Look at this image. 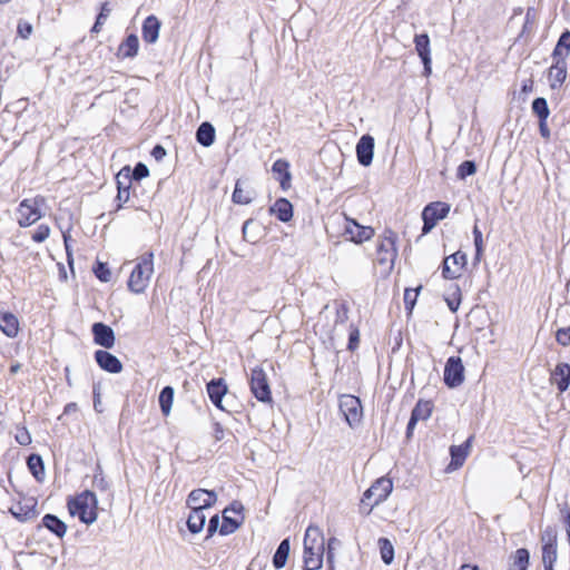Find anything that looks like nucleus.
I'll return each instance as SVG.
<instances>
[{"label": "nucleus", "instance_id": "nucleus-1", "mask_svg": "<svg viewBox=\"0 0 570 570\" xmlns=\"http://www.w3.org/2000/svg\"><path fill=\"white\" fill-rule=\"evenodd\" d=\"M397 242V233L390 227L384 228L377 236L373 263L380 268L383 277H389L395 267L399 256Z\"/></svg>", "mask_w": 570, "mask_h": 570}, {"label": "nucleus", "instance_id": "nucleus-2", "mask_svg": "<svg viewBox=\"0 0 570 570\" xmlns=\"http://www.w3.org/2000/svg\"><path fill=\"white\" fill-rule=\"evenodd\" d=\"M304 570H318L323 566L325 554V537L316 525H308L303 541Z\"/></svg>", "mask_w": 570, "mask_h": 570}, {"label": "nucleus", "instance_id": "nucleus-3", "mask_svg": "<svg viewBox=\"0 0 570 570\" xmlns=\"http://www.w3.org/2000/svg\"><path fill=\"white\" fill-rule=\"evenodd\" d=\"M67 510L71 517H77L80 522L89 525L98 518V499L90 491L85 490L67 499Z\"/></svg>", "mask_w": 570, "mask_h": 570}, {"label": "nucleus", "instance_id": "nucleus-4", "mask_svg": "<svg viewBox=\"0 0 570 570\" xmlns=\"http://www.w3.org/2000/svg\"><path fill=\"white\" fill-rule=\"evenodd\" d=\"M393 490V481L389 476L376 479L363 493L360 501V512L368 515L373 509L384 502Z\"/></svg>", "mask_w": 570, "mask_h": 570}, {"label": "nucleus", "instance_id": "nucleus-5", "mask_svg": "<svg viewBox=\"0 0 570 570\" xmlns=\"http://www.w3.org/2000/svg\"><path fill=\"white\" fill-rule=\"evenodd\" d=\"M153 274L154 253L147 252L138 258V262L132 268L127 281L128 289L135 294L144 293L149 285Z\"/></svg>", "mask_w": 570, "mask_h": 570}, {"label": "nucleus", "instance_id": "nucleus-6", "mask_svg": "<svg viewBox=\"0 0 570 570\" xmlns=\"http://www.w3.org/2000/svg\"><path fill=\"white\" fill-rule=\"evenodd\" d=\"M46 202V197L42 195L22 199L16 208L18 226L27 228L38 223L45 215L43 207Z\"/></svg>", "mask_w": 570, "mask_h": 570}, {"label": "nucleus", "instance_id": "nucleus-7", "mask_svg": "<svg viewBox=\"0 0 570 570\" xmlns=\"http://www.w3.org/2000/svg\"><path fill=\"white\" fill-rule=\"evenodd\" d=\"M249 389L255 399L262 403H272V390L265 370L257 365L250 370Z\"/></svg>", "mask_w": 570, "mask_h": 570}, {"label": "nucleus", "instance_id": "nucleus-8", "mask_svg": "<svg viewBox=\"0 0 570 570\" xmlns=\"http://www.w3.org/2000/svg\"><path fill=\"white\" fill-rule=\"evenodd\" d=\"M222 524L219 527V534L228 535L237 531L244 523V505L239 501H233L228 507L223 510Z\"/></svg>", "mask_w": 570, "mask_h": 570}, {"label": "nucleus", "instance_id": "nucleus-9", "mask_svg": "<svg viewBox=\"0 0 570 570\" xmlns=\"http://www.w3.org/2000/svg\"><path fill=\"white\" fill-rule=\"evenodd\" d=\"M450 209V204L444 202H432L428 204L422 210V234L430 233L440 220L449 215Z\"/></svg>", "mask_w": 570, "mask_h": 570}, {"label": "nucleus", "instance_id": "nucleus-10", "mask_svg": "<svg viewBox=\"0 0 570 570\" xmlns=\"http://www.w3.org/2000/svg\"><path fill=\"white\" fill-rule=\"evenodd\" d=\"M345 226L343 230L344 237L356 244L361 245L371 240L375 235V229L372 226H363L354 218L344 215Z\"/></svg>", "mask_w": 570, "mask_h": 570}, {"label": "nucleus", "instance_id": "nucleus-11", "mask_svg": "<svg viewBox=\"0 0 570 570\" xmlns=\"http://www.w3.org/2000/svg\"><path fill=\"white\" fill-rule=\"evenodd\" d=\"M340 411L351 428L358 425L363 419V407L361 400L351 394H344L340 397Z\"/></svg>", "mask_w": 570, "mask_h": 570}, {"label": "nucleus", "instance_id": "nucleus-12", "mask_svg": "<svg viewBox=\"0 0 570 570\" xmlns=\"http://www.w3.org/2000/svg\"><path fill=\"white\" fill-rule=\"evenodd\" d=\"M468 265L466 255L458 250L443 259L442 263V277L445 279H458L460 278Z\"/></svg>", "mask_w": 570, "mask_h": 570}, {"label": "nucleus", "instance_id": "nucleus-13", "mask_svg": "<svg viewBox=\"0 0 570 570\" xmlns=\"http://www.w3.org/2000/svg\"><path fill=\"white\" fill-rule=\"evenodd\" d=\"M443 381L450 389L458 387L464 382V365L460 356H451L446 360Z\"/></svg>", "mask_w": 570, "mask_h": 570}, {"label": "nucleus", "instance_id": "nucleus-14", "mask_svg": "<svg viewBox=\"0 0 570 570\" xmlns=\"http://www.w3.org/2000/svg\"><path fill=\"white\" fill-rule=\"evenodd\" d=\"M9 512L20 522L31 521L39 514L38 502L32 497H23L9 509Z\"/></svg>", "mask_w": 570, "mask_h": 570}, {"label": "nucleus", "instance_id": "nucleus-15", "mask_svg": "<svg viewBox=\"0 0 570 570\" xmlns=\"http://www.w3.org/2000/svg\"><path fill=\"white\" fill-rule=\"evenodd\" d=\"M217 501V495L214 491L205 489L193 490L187 498V505L193 510L204 511L213 507Z\"/></svg>", "mask_w": 570, "mask_h": 570}, {"label": "nucleus", "instance_id": "nucleus-16", "mask_svg": "<svg viewBox=\"0 0 570 570\" xmlns=\"http://www.w3.org/2000/svg\"><path fill=\"white\" fill-rule=\"evenodd\" d=\"M433 402L431 400L420 399L412 410L410 421L406 426V435L410 438L419 421L428 420L433 412Z\"/></svg>", "mask_w": 570, "mask_h": 570}, {"label": "nucleus", "instance_id": "nucleus-17", "mask_svg": "<svg viewBox=\"0 0 570 570\" xmlns=\"http://www.w3.org/2000/svg\"><path fill=\"white\" fill-rule=\"evenodd\" d=\"M0 331L9 338H16L20 332L19 318L2 307H0Z\"/></svg>", "mask_w": 570, "mask_h": 570}, {"label": "nucleus", "instance_id": "nucleus-18", "mask_svg": "<svg viewBox=\"0 0 570 570\" xmlns=\"http://www.w3.org/2000/svg\"><path fill=\"white\" fill-rule=\"evenodd\" d=\"M91 331L97 345L105 348H111L115 345L116 337L110 326L98 322L92 325Z\"/></svg>", "mask_w": 570, "mask_h": 570}, {"label": "nucleus", "instance_id": "nucleus-19", "mask_svg": "<svg viewBox=\"0 0 570 570\" xmlns=\"http://www.w3.org/2000/svg\"><path fill=\"white\" fill-rule=\"evenodd\" d=\"M471 440L472 436H470L464 443L460 445H452L450 448L451 462L446 468L448 471L458 470L464 464L471 450Z\"/></svg>", "mask_w": 570, "mask_h": 570}, {"label": "nucleus", "instance_id": "nucleus-20", "mask_svg": "<svg viewBox=\"0 0 570 570\" xmlns=\"http://www.w3.org/2000/svg\"><path fill=\"white\" fill-rule=\"evenodd\" d=\"M550 382L557 386L560 393L566 392L570 385V364L558 363L550 374Z\"/></svg>", "mask_w": 570, "mask_h": 570}, {"label": "nucleus", "instance_id": "nucleus-21", "mask_svg": "<svg viewBox=\"0 0 570 570\" xmlns=\"http://www.w3.org/2000/svg\"><path fill=\"white\" fill-rule=\"evenodd\" d=\"M207 394L212 403L217 409H223L222 402L223 397L226 395L228 387L223 377L213 379L206 385Z\"/></svg>", "mask_w": 570, "mask_h": 570}, {"label": "nucleus", "instance_id": "nucleus-22", "mask_svg": "<svg viewBox=\"0 0 570 570\" xmlns=\"http://www.w3.org/2000/svg\"><path fill=\"white\" fill-rule=\"evenodd\" d=\"M415 50L424 65V73H431V48L430 38L426 33L416 35L414 37Z\"/></svg>", "mask_w": 570, "mask_h": 570}, {"label": "nucleus", "instance_id": "nucleus-23", "mask_svg": "<svg viewBox=\"0 0 570 570\" xmlns=\"http://www.w3.org/2000/svg\"><path fill=\"white\" fill-rule=\"evenodd\" d=\"M95 360L97 364L106 372L117 374L122 371L121 362L115 355L105 350L96 351Z\"/></svg>", "mask_w": 570, "mask_h": 570}, {"label": "nucleus", "instance_id": "nucleus-24", "mask_svg": "<svg viewBox=\"0 0 570 570\" xmlns=\"http://www.w3.org/2000/svg\"><path fill=\"white\" fill-rule=\"evenodd\" d=\"M374 153V138L370 135H364L360 138L356 145L357 160L363 166L371 165Z\"/></svg>", "mask_w": 570, "mask_h": 570}, {"label": "nucleus", "instance_id": "nucleus-25", "mask_svg": "<svg viewBox=\"0 0 570 570\" xmlns=\"http://www.w3.org/2000/svg\"><path fill=\"white\" fill-rule=\"evenodd\" d=\"M255 197V190L248 183L238 179L235 184L232 199L235 204L248 205Z\"/></svg>", "mask_w": 570, "mask_h": 570}, {"label": "nucleus", "instance_id": "nucleus-26", "mask_svg": "<svg viewBox=\"0 0 570 570\" xmlns=\"http://www.w3.org/2000/svg\"><path fill=\"white\" fill-rule=\"evenodd\" d=\"M269 214L283 223H288L293 218V205L287 198H278L269 207Z\"/></svg>", "mask_w": 570, "mask_h": 570}, {"label": "nucleus", "instance_id": "nucleus-27", "mask_svg": "<svg viewBox=\"0 0 570 570\" xmlns=\"http://www.w3.org/2000/svg\"><path fill=\"white\" fill-rule=\"evenodd\" d=\"M41 527L46 528L49 532L59 539H62L68 530L67 524L57 515L51 513H47L42 517Z\"/></svg>", "mask_w": 570, "mask_h": 570}, {"label": "nucleus", "instance_id": "nucleus-28", "mask_svg": "<svg viewBox=\"0 0 570 570\" xmlns=\"http://www.w3.org/2000/svg\"><path fill=\"white\" fill-rule=\"evenodd\" d=\"M272 171L279 181L281 188L283 190H287L291 187L292 181L289 163L285 159H277L272 166Z\"/></svg>", "mask_w": 570, "mask_h": 570}, {"label": "nucleus", "instance_id": "nucleus-29", "mask_svg": "<svg viewBox=\"0 0 570 570\" xmlns=\"http://www.w3.org/2000/svg\"><path fill=\"white\" fill-rule=\"evenodd\" d=\"M160 21L156 16H148L142 23V39L147 43H155L158 40Z\"/></svg>", "mask_w": 570, "mask_h": 570}, {"label": "nucleus", "instance_id": "nucleus-30", "mask_svg": "<svg viewBox=\"0 0 570 570\" xmlns=\"http://www.w3.org/2000/svg\"><path fill=\"white\" fill-rule=\"evenodd\" d=\"M567 77V62L564 59L556 58V63L552 65L548 72V79L551 88H557L563 83Z\"/></svg>", "mask_w": 570, "mask_h": 570}, {"label": "nucleus", "instance_id": "nucleus-31", "mask_svg": "<svg viewBox=\"0 0 570 570\" xmlns=\"http://www.w3.org/2000/svg\"><path fill=\"white\" fill-rule=\"evenodd\" d=\"M138 49V37L131 33L119 45L117 55L120 58H134L137 56Z\"/></svg>", "mask_w": 570, "mask_h": 570}, {"label": "nucleus", "instance_id": "nucleus-32", "mask_svg": "<svg viewBox=\"0 0 570 570\" xmlns=\"http://www.w3.org/2000/svg\"><path fill=\"white\" fill-rule=\"evenodd\" d=\"M216 131L213 125L208 121L200 124L196 131V140L204 147H209L214 144Z\"/></svg>", "mask_w": 570, "mask_h": 570}, {"label": "nucleus", "instance_id": "nucleus-33", "mask_svg": "<svg viewBox=\"0 0 570 570\" xmlns=\"http://www.w3.org/2000/svg\"><path fill=\"white\" fill-rule=\"evenodd\" d=\"M117 199L126 203L129 199L130 195V170L129 168L126 169V173L124 174V170H121L117 177Z\"/></svg>", "mask_w": 570, "mask_h": 570}, {"label": "nucleus", "instance_id": "nucleus-34", "mask_svg": "<svg viewBox=\"0 0 570 570\" xmlns=\"http://www.w3.org/2000/svg\"><path fill=\"white\" fill-rule=\"evenodd\" d=\"M27 466L30 473L38 482H42L46 476L45 464L39 454L32 453L27 459Z\"/></svg>", "mask_w": 570, "mask_h": 570}, {"label": "nucleus", "instance_id": "nucleus-35", "mask_svg": "<svg viewBox=\"0 0 570 570\" xmlns=\"http://www.w3.org/2000/svg\"><path fill=\"white\" fill-rule=\"evenodd\" d=\"M206 521V515L204 511L193 510L190 509L188 519H187V528L191 533H198L203 530Z\"/></svg>", "mask_w": 570, "mask_h": 570}, {"label": "nucleus", "instance_id": "nucleus-36", "mask_svg": "<svg viewBox=\"0 0 570 570\" xmlns=\"http://www.w3.org/2000/svg\"><path fill=\"white\" fill-rule=\"evenodd\" d=\"M289 550H291V544H289V540L288 539H284L274 557H273V566L276 568V569H282L283 567H285L286 564V561H287V558H288V554H289Z\"/></svg>", "mask_w": 570, "mask_h": 570}, {"label": "nucleus", "instance_id": "nucleus-37", "mask_svg": "<svg viewBox=\"0 0 570 570\" xmlns=\"http://www.w3.org/2000/svg\"><path fill=\"white\" fill-rule=\"evenodd\" d=\"M530 553L525 548L517 549L512 556V563L509 570H527L529 567Z\"/></svg>", "mask_w": 570, "mask_h": 570}, {"label": "nucleus", "instance_id": "nucleus-38", "mask_svg": "<svg viewBox=\"0 0 570 570\" xmlns=\"http://www.w3.org/2000/svg\"><path fill=\"white\" fill-rule=\"evenodd\" d=\"M174 402V389L165 386L159 393V406L164 416H168Z\"/></svg>", "mask_w": 570, "mask_h": 570}, {"label": "nucleus", "instance_id": "nucleus-39", "mask_svg": "<svg viewBox=\"0 0 570 570\" xmlns=\"http://www.w3.org/2000/svg\"><path fill=\"white\" fill-rule=\"evenodd\" d=\"M570 52V31L563 32L553 50V57L564 59Z\"/></svg>", "mask_w": 570, "mask_h": 570}, {"label": "nucleus", "instance_id": "nucleus-40", "mask_svg": "<svg viewBox=\"0 0 570 570\" xmlns=\"http://www.w3.org/2000/svg\"><path fill=\"white\" fill-rule=\"evenodd\" d=\"M377 543L383 562L390 564L394 559V548L391 541L386 538H380Z\"/></svg>", "mask_w": 570, "mask_h": 570}, {"label": "nucleus", "instance_id": "nucleus-41", "mask_svg": "<svg viewBox=\"0 0 570 570\" xmlns=\"http://www.w3.org/2000/svg\"><path fill=\"white\" fill-rule=\"evenodd\" d=\"M451 291L452 292L445 297V302L450 311L455 313L460 307L462 301V293L459 285H452Z\"/></svg>", "mask_w": 570, "mask_h": 570}, {"label": "nucleus", "instance_id": "nucleus-42", "mask_svg": "<svg viewBox=\"0 0 570 570\" xmlns=\"http://www.w3.org/2000/svg\"><path fill=\"white\" fill-rule=\"evenodd\" d=\"M533 110L539 119L540 134H541L542 138L548 141L550 139V129L547 124V118L549 116L550 109H533Z\"/></svg>", "mask_w": 570, "mask_h": 570}, {"label": "nucleus", "instance_id": "nucleus-43", "mask_svg": "<svg viewBox=\"0 0 570 570\" xmlns=\"http://www.w3.org/2000/svg\"><path fill=\"white\" fill-rule=\"evenodd\" d=\"M422 286H417L416 288H405L404 291V306L407 313H412L414 305L416 303L417 296Z\"/></svg>", "mask_w": 570, "mask_h": 570}, {"label": "nucleus", "instance_id": "nucleus-44", "mask_svg": "<svg viewBox=\"0 0 570 570\" xmlns=\"http://www.w3.org/2000/svg\"><path fill=\"white\" fill-rule=\"evenodd\" d=\"M110 12H111V9L109 8V3L108 2H104L101 4L100 12L97 16L96 22L94 23V26L91 28V32L92 33L100 32L105 21L109 17Z\"/></svg>", "mask_w": 570, "mask_h": 570}, {"label": "nucleus", "instance_id": "nucleus-45", "mask_svg": "<svg viewBox=\"0 0 570 570\" xmlns=\"http://www.w3.org/2000/svg\"><path fill=\"white\" fill-rule=\"evenodd\" d=\"M50 234H51L50 226L48 224H40L31 233V239L36 244H41L49 238Z\"/></svg>", "mask_w": 570, "mask_h": 570}, {"label": "nucleus", "instance_id": "nucleus-46", "mask_svg": "<svg viewBox=\"0 0 570 570\" xmlns=\"http://www.w3.org/2000/svg\"><path fill=\"white\" fill-rule=\"evenodd\" d=\"M476 173V165L472 160H464L456 169V177L459 179H465Z\"/></svg>", "mask_w": 570, "mask_h": 570}, {"label": "nucleus", "instance_id": "nucleus-47", "mask_svg": "<svg viewBox=\"0 0 570 570\" xmlns=\"http://www.w3.org/2000/svg\"><path fill=\"white\" fill-rule=\"evenodd\" d=\"M558 558L557 547L551 544H542V562L543 566H554Z\"/></svg>", "mask_w": 570, "mask_h": 570}, {"label": "nucleus", "instance_id": "nucleus-48", "mask_svg": "<svg viewBox=\"0 0 570 570\" xmlns=\"http://www.w3.org/2000/svg\"><path fill=\"white\" fill-rule=\"evenodd\" d=\"M14 439L20 445L23 446L29 445L32 441L31 434L26 425H18L16 428Z\"/></svg>", "mask_w": 570, "mask_h": 570}, {"label": "nucleus", "instance_id": "nucleus-49", "mask_svg": "<svg viewBox=\"0 0 570 570\" xmlns=\"http://www.w3.org/2000/svg\"><path fill=\"white\" fill-rule=\"evenodd\" d=\"M358 346H360V328L356 325L351 324L347 350L350 352H355L358 348Z\"/></svg>", "mask_w": 570, "mask_h": 570}, {"label": "nucleus", "instance_id": "nucleus-50", "mask_svg": "<svg viewBox=\"0 0 570 570\" xmlns=\"http://www.w3.org/2000/svg\"><path fill=\"white\" fill-rule=\"evenodd\" d=\"M348 313L350 308L345 302L337 304L335 307V325L346 323L348 320Z\"/></svg>", "mask_w": 570, "mask_h": 570}, {"label": "nucleus", "instance_id": "nucleus-51", "mask_svg": "<svg viewBox=\"0 0 570 570\" xmlns=\"http://www.w3.org/2000/svg\"><path fill=\"white\" fill-rule=\"evenodd\" d=\"M96 277L101 282H109L111 278V272L106 263L98 262L94 267Z\"/></svg>", "mask_w": 570, "mask_h": 570}, {"label": "nucleus", "instance_id": "nucleus-52", "mask_svg": "<svg viewBox=\"0 0 570 570\" xmlns=\"http://www.w3.org/2000/svg\"><path fill=\"white\" fill-rule=\"evenodd\" d=\"M473 239H474V246H475V258L480 259L483 255V237L482 232L479 229L478 225H474L473 227Z\"/></svg>", "mask_w": 570, "mask_h": 570}, {"label": "nucleus", "instance_id": "nucleus-53", "mask_svg": "<svg viewBox=\"0 0 570 570\" xmlns=\"http://www.w3.org/2000/svg\"><path fill=\"white\" fill-rule=\"evenodd\" d=\"M542 544H551L557 547V531L552 527H548L541 534Z\"/></svg>", "mask_w": 570, "mask_h": 570}, {"label": "nucleus", "instance_id": "nucleus-54", "mask_svg": "<svg viewBox=\"0 0 570 570\" xmlns=\"http://www.w3.org/2000/svg\"><path fill=\"white\" fill-rule=\"evenodd\" d=\"M556 341L562 346L570 345V325L568 327L559 328L556 333Z\"/></svg>", "mask_w": 570, "mask_h": 570}, {"label": "nucleus", "instance_id": "nucleus-55", "mask_svg": "<svg viewBox=\"0 0 570 570\" xmlns=\"http://www.w3.org/2000/svg\"><path fill=\"white\" fill-rule=\"evenodd\" d=\"M148 175H149V170H148L147 166L142 163H138L135 166L130 178H134L135 180H140L142 178H146Z\"/></svg>", "mask_w": 570, "mask_h": 570}, {"label": "nucleus", "instance_id": "nucleus-56", "mask_svg": "<svg viewBox=\"0 0 570 570\" xmlns=\"http://www.w3.org/2000/svg\"><path fill=\"white\" fill-rule=\"evenodd\" d=\"M532 90H533V81L531 79L524 80L522 83L521 91L518 96L517 102L524 104L525 98L523 96H527L528 94L532 92Z\"/></svg>", "mask_w": 570, "mask_h": 570}, {"label": "nucleus", "instance_id": "nucleus-57", "mask_svg": "<svg viewBox=\"0 0 570 570\" xmlns=\"http://www.w3.org/2000/svg\"><path fill=\"white\" fill-rule=\"evenodd\" d=\"M32 32V26L28 22H19L18 33L21 38L27 39Z\"/></svg>", "mask_w": 570, "mask_h": 570}, {"label": "nucleus", "instance_id": "nucleus-58", "mask_svg": "<svg viewBox=\"0 0 570 570\" xmlns=\"http://www.w3.org/2000/svg\"><path fill=\"white\" fill-rule=\"evenodd\" d=\"M70 230H71V228H68V229L61 232L62 233L63 245H65V249H66V254H67L68 258L71 257V249H70L71 235H70Z\"/></svg>", "mask_w": 570, "mask_h": 570}, {"label": "nucleus", "instance_id": "nucleus-59", "mask_svg": "<svg viewBox=\"0 0 570 570\" xmlns=\"http://www.w3.org/2000/svg\"><path fill=\"white\" fill-rule=\"evenodd\" d=\"M218 525H219V517H218V514H215L214 517H212L209 519L208 528H207V532H208L207 537H212L217 531Z\"/></svg>", "mask_w": 570, "mask_h": 570}, {"label": "nucleus", "instance_id": "nucleus-60", "mask_svg": "<svg viewBox=\"0 0 570 570\" xmlns=\"http://www.w3.org/2000/svg\"><path fill=\"white\" fill-rule=\"evenodd\" d=\"M336 541L335 538H331L327 542V550H326V559L330 567L333 566L334 561V552H333V543Z\"/></svg>", "mask_w": 570, "mask_h": 570}, {"label": "nucleus", "instance_id": "nucleus-61", "mask_svg": "<svg viewBox=\"0 0 570 570\" xmlns=\"http://www.w3.org/2000/svg\"><path fill=\"white\" fill-rule=\"evenodd\" d=\"M214 436H215V440L216 441H220L224 439V429L223 426L219 424V423H216L215 426H214Z\"/></svg>", "mask_w": 570, "mask_h": 570}, {"label": "nucleus", "instance_id": "nucleus-62", "mask_svg": "<svg viewBox=\"0 0 570 570\" xmlns=\"http://www.w3.org/2000/svg\"><path fill=\"white\" fill-rule=\"evenodd\" d=\"M151 154L156 159H161L165 156L166 151H165L164 147H161L160 145H157L154 147Z\"/></svg>", "mask_w": 570, "mask_h": 570}, {"label": "nucleus", "instance_id": "nucleus-63", "mask_svg": "<svg viewBox=\"0 0 570 570\" xmlns=\"http://www.w3.org/2000/svg\"><path fill=\"white\" fill-rule=\"evenodd\" d=\"M531 107H547V100L544 98H535L533 101H532V105Z\"/></svg>", "mask_w": 570, "mask_h": 570}, {"label": "nucleus", "instance_id": "nucleus-64", "mask_svg": "<svg viewBox=\"0 0 570 570\" xmlns=\"http://www.w3.org/2000/svg\"><path fill=\"white\" fill-rule=\"evenodd\" d=\"M459 570H480V568L476 564L464 563Z\"/></svg>", "mask_w": 570, "mask_h": 570}]
</instances>
